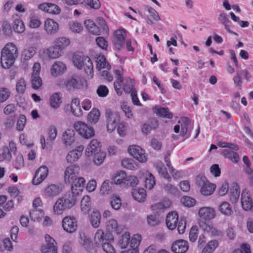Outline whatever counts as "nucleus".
Wrapping results in <instances>:
<instances>
[{"mask_svg":"<svg viewBox=\"0 0 253 253\" xmlns=\"http://www.w3.org/2000/svg\"><path fill=\"white\" fill-rule=\"evenodd\" d=\"M18 55V49L12 43H7L1 52L0 63L2 68H9L14 64Z\"/></svg>","mask_w":253,"mask_h":253,"instance_id":"1","label":"nucleus"},{"mask_svg":"<svg viewBox=\"0 0 253 253\" xmlns=\"http://www.w3.org/2000/svg\"><path fill=\"white\" fill-rule=\"evenodd\" d=\"M76 197L71 193L58 199L53 206L54 213L56 214H62L66 209L73 207L76 204Z\"/></svg>","mask_w":253,"mask_h":253,"instance_id":"2","label":"nucleus"},{"mask_svg":"<svg viewBox=\"0 0 253 253\" xmlns=\"http://www.w3.org/2000/svg\"><path fill=\"white\" fill-rule=\"evenodd\" d=\"M105 116L107 120V131L111 132L115 129L120 121V115L117 112L107 109L105 110Z\"/></svg>","mask_w":253,"mask_h":253,"instance_id":"3","label":"nucleus"},{"mask_svg":"<svg viewBox=\"0 0 253 253\" xmlns=\"http://www.w3.org/2000/svg\"><path fill=\"white\" fill-rule=\"evenodd\" d=\"M74 128L84 138L88 139L94 135V129L84 123L78 122L74 124Z\"/></svg>","mask_w":253,"mask_h":253,"instance_id":"4","label":"nucleus"},{"mask_svg":"<svg viewBox=\"0 0 253 253\" xmlns=\"http://www.w3.org/2000/svg\"><path fill=\"white\" fill-rule=\"evenodd\" d=\"M129 154L140 162H146L147 160L145 151L137 145L130 146L128 149Z\"/></svg>","mask_w":253,"mask_h":253,"instance_id":"5","label":"nucleus"},{"mask_svg":"<svg viewBox=\"0 0 253 253\" xmlns=\"http://www.w3.org/2000/svg\"><path fill=\"white\" fill-rule=\"evenodd\" d=\"M80 167L72 165L67 167L64 172V180L66 184H71V182L78 177L79 175Z\"/></svg>","mask_w":253,"mask_h":253,"instance_id":"6","label":"nucleus"},{"mask_svg":"<svg viewBox=\"0 0 253 253\" xmlns=\"http://www.w3.org/2000/svg\"><path fill=\"white\" fill-rule=\"evenodd\" d=\"M85 182L84 178L80 176L73 180L70 184L72 185L71 194L74 195L75 197L81 194L84 188Z\"/></svg>","mask_w":253,"mask_h":253,"instance_id":"7","label":"nucleus"},{"mask_svg":"<svg viewBox=\"0 0 253 253\" xmlns=\"http://www.w3.org/2000/svg\"><path fill=\"white\" fill-rule=\"evenodd\" d=\"M63 229L68 233L75 232L77 229L78 224L76 219L73 216H66L62 220Z\"/></svg>","mask_w":253,"mask_h":253,"instance_id":"8","label":"nucleus"},{"mask_svg":"<svg viewBox=\"0 0 253 253\" xmlns=\"http://www.w3.org/2000/svg\"><path fill=\"white\" fill-rule=\"evenodd\" d=\"M86 84L85 81L81 77L73 75L68 80L66 86L68 89H80Z\"/></svg>","mask_w":253,"mask_h":253,"instance_id":"9","label":"nucleus"},{"mask_svg":"<svg viewBox=\"0 0 253 253\" xmlns=\"http://www.w3.org/2000/svg\"><path fill=\"white\" fill-rule=\"evenodd\" d=\"M126 36L125 32L122 30H118L115 32L113 42L116 49L120 50L124 48Z\"/></svg>","mask_w":253,"mask_h":253,"instance_id":"10","label":"nucleus"},{"mask_svg":"<svg viewBox=\"0 0 253 253\" xmlns=\"http://www.w3.org/2000/svg\"><path fill=\"white\" fill-rule=\"evenodd\" d=\"M45 240L46 244L42 247V253H57V243L55 240L48 235H45Z\"/></svg>","mask_w":253,"mask_h":253,"instance_id":"11","label":"nucleus"},{"mask_svg":"<svg viewBox=\"0 0 253 253\" xmlns=\"http://www.w3.org/2000/svg\"><path fill=\"white\" fill-rule=\"evenodd\" d=\"M48 169L46 166H42L36 171L32 180L34 185H38L42 182L47 177Z\"/></svg>","mask_w":253,"mask_h":253,"instance_id":"12","label":"nucleus"},{"mask_svg":"<svg viewBox=\"0 0 253 253\" xmlns=\"http://www.w3.org/2000/svg\"><path fill=\"white\" fill-rule=\"evenodd\" d=\"M171 249L174 253H185L189 249V244L184 240H178L172 244Z\"/></svg>","mask_w":253,"mask_h":253,"instance_id":"13","label":"nucleus"},{"mask_svg":"<svg viewBox=\"0 0 253 253\" xmlns=\"http://www.w3.org/2000/svg\"><path fill=\"white\" fill-rule=\"evenodd\" d=\"M181 123V135L182 136L187 135L186 138L189 137L191 135L192 130L191 121L187 117H182L181 120L178 121V123Z\"/></svg>","mask_w":253,"mask_h":253,"instance_id":"14","label":"nucleus"},{"mask_svg":"<svg viewBox=\"0 0 253 253\" xmlns=\"http://www.w3.org/2000/svg\"><path fill=\"white\" fill-rule=\"evenodd\" d=\"M44 29L48 34L54 35L58 32L59 25L54 20L48 18L44 22Z\"/></svg>","mask_w":253,"mask_h":253,"instance_id":"15","label":"nucleus"},{"mask_svg":"<svg viewBox=\"0 0 253 253\" xmlns=\"http://www.w3.org/2000/svg\"><path fill=\"white\" fill-rule=\"evenodd\" d=\"M241 204L243 209L246 211L251 210L253 207V201L246 189L242 191L241 194Z\"/></svg>","mask_w":253,"mask_h":253,"instance_id":"16","label":"nucleus"},{"mask_svg":"<svg viewBox=\"0 0 253 253\" xmlns=\"http://www.w3.org/2000/svg\"><path fill=\"white\" fill-rule=\"evenodd\" d=\"M62 191V188L59 184H51L48 185L44 189V195L50 198L57 196Z\"/></svg>","mask_w":253,"mask_h":253,"instance_id":"17","label":"nucleus"},{"mask_svg":"<svg viewBox=\"0 0 253 253\" xmlns=\"http://www.w3.org/2000/svg\"><path fill=\"white\" fill-rule=\"evenodd\" d=\"M75 140V132L73 129H67L62 134V141L66 146H70Z\"/></svg>","mask_w":253,"mask_h":253,"instance_id":"18","label":"nucleus"},{"mask_svg":"<svg viewBox=\"0 0 253 253\" xmlns=\"http://www.w3.org/2000/svg\"><path fill=\"white\" fill-rule=\"evenodd\" d=\"M200 217L205 220H211L215 216V211L213 208L210 207H203L199 211Z\"/></svg>","mask_w":253,"mask_h":253,"instance_id":"19","label":"nucleus"},{"mask_svg":"<svg viewBox=\"0 0 253 253\" xmlns=\"http://www.w3.org/2000/svg\"><path fill=\"white\" fill-rule=\"evenodd\" d=\"M101 150L100 144L96 139H92L86 148L85 153L86 156L90 157L93 154Z\"/></svg>","mask_w":253,"mask_h":253,"instance_id":"20","label":"nucleus"},{"mask_svg":"<svg viewBox=\"0 0 253 253\" xmlns=\"http://www.w3.org/2000/svg\"><path fill=\"white\" fill-rule=\"evenodd\" d=\"M178 216L176 212L173 211L169 213L167 216L166 222L168 228L170 230H173L176 227L178 222Z\"/></svg>","mask_w":253,"mask_h":253,"instance_id":"21","label":"nucleus"},{"mask_svg":"<svg viewBox=\"0 0 253 253\" xmlns=\"http://www.w3.org/2000/svg\"><path fill=\"white\" fill-rule=\"evenodd\" d=\"M146 9L148 10L149 14L147 16V23L149 25H152L155 22H157L160 20V17L159 13L152 7L146 6Z\"/></svg>","mask_w":253,"mask_h":253,"instance_id":"22","label":"nucleus"},{"mask_svg":"<svg viewBox=\"0 0 253 253\" xmlns=\"http://www.w3.org/2000/svg\"><path fill=\"white\" fill-rule=\"evenodd\" d=\"M39 7L43 11L54 14H58L60 13L61 11L60 7L58 5L51 3L41 4L39 5Z\"/></svg>","mask_w":253,"mask_h":253,"instance_id":"23","label":"nucleus"},{"mask_svg":"<svg viewBox=\"0 0 253 253\" xmlns=\"http://www.w3.org/2000/svg\"><path fill=\"white\" fill-rule=\"evenodd\" d=\"M115 73L117 76V80L114 82V88L117 94L120 96L122 94V86L124 81L123 77L122 72L119 70H115Z\"/></svg>","mask_w":253,"mask_h":253,"instance_id":"24","label":"nucleus"},{"mask_svg":"<svg viewBox=\"0 0 253 253\" xmlns=\"http://www.w3.org/2000/svg\"><path fill=\"white\" fill-rule=\"evenodd\" d=\"M240 187L238 184L234 182L229 190L230 200L232 203H236L239 199L240 196Z\"/></svg>","mask_w":253,"mask_h":253,"instance_id":"25","label":"nucleus"},{"mask_svg":"<svg viewBox=\"0 0 253 253\" xmlns=\"http://www.w3.org/2000/svg\"><path fill=\"white\" fill-rule=\"evenodd\" d=\"M154 166L157 169L160 175L165 179H167L168 181H171V177L168 172L167 169L165 167L164 164L161 161L156 162Z\"/></svg>","mask_w":253,"mask_h":253,"instance_id":"26","label":"nucleus"},{"mask_svg":"<svg viewBox=\"0 0 253 253\" xmlns=\"http://www.w3.org/2000/svg\"><path fill=\"white\" fill-rule=\"evenodd\" d=\"M231 148L226 149L222 152V155L233 163H237L240 160V157L238 154Z\"/></svg>","mask_w":253,"mask_h":253,"instance_id":"27","label":"nucleus"},{"mask_svg":"<svg viewBox=\"0 0 253 253\" xmlns=\"http://www.w3.org/2000/svg\"><path fill=\"white\" fill-rule=\"evenodd\" d=\"M158 122L155 119L149 120V123H145L142 127V131L143 133L147 134L152 130L155 129L158 126Z\"/></svg>","mask_w":253,"mask_h":253,"instance_id":"28","label":"nucleus"},{"mask_svg":"<svg viewBox=\"0 0 253 253\" xmlns=\"http://www.w3.org/2000/svg\"><path fill=\"white\" fill-rule=\"evenodd\" d=\"M82 69H84V72L87 76L92 77L93 66L92 61L89 57L86 56L84 58V63H82Z\"/></svg>","mask_w":253,"mask_h":253,"instance_id":"29","label":"nucleus"},{"mask_svg":"<svg viewBox=\"0 0 253 253\" xmlns=\"http://www.w3.org/2000/svg\"><path fill=\"white\" fill-rule=\"evenodd\" d=\"M66 70V67L65 64L60 61L55 62L52 65L51 68V73L53 75L63 74Z\"/></svg>","mask_w":253,"mask_h":253,"instance_id":"30","label":"nucleus"},{"mask_svg":"<svg viewBox=\"0 0 253 253\" xmlns=\"http://www.w3.org/2000/svg\"><path fill=\"white\" fill-rule=\"evenodd\" d=\"M132 195L136 201L139 202H143L146 199V191L143 188L133 189Z\"/></svg>","mask_w":253,"mask_h":253,"instance_id":"31","label":"nucleus"},{"mask_svg":"<svg viewBox=\"0 0 253 253\" xmlns=\"http://www.w3.org/2000/svg\"><path fill=\"white\" fill-rule=\"evenodd\" d=\"M84 24L88 31L93 35H99L100 30L96 24L92 20H86L84 22Z\"/></svg>","mask_w":253,"mask_h":253,"instance_id":"32","label":"nucleus"},{"mask_svg":"<svg viewBox=\"0 0 253 253\" xmlns=\"http://www.w3.org/2000/svg\"><path fill=\"white\" fill-rule=\"evenodd\" d=\"M215 188V184L211 183L208 181L201 188L200 192L202 195L209 196L213 193Z\"/></svg>","mask_w":253,"mask_h":253,"instance_id":"33","label":"nucleus"},{"mask_svg":"<svg viewBox=\"0 0 253 253\" xmlns=\"http://www.w3.org/2000/svg\"><path fill=\"white\" fill-rule=\"evenodd\" d=\"M79 242L80 245L85 250L90 249L92 245L90 240L84 233H80Z\"/></svg>","mask_w":253,"mask_h":253,"instance_id":"34","label":"nucleus"},{"mask_svg":"<svg viewBox=\"0 0 253 253\" xmlns=\"http://www.w3.org/2000/svg\"><path fill=\"white\" fill-rule=\"evenodd\" d=\"M47 53L49 58L51 59H55L61 56L63 52L61 51L55 44L53 46L49 47L47 50Z\"/></svg>","mask_w":253,"mask_h":253,"instance_id":"35","label":"nucleus"},{"mask_svg":"<svg viewBox=\"0 0 253 253\" xmlns=\"http://www.w3.org/2000/svg\"><path fill=\"white\" fill-rule=\"evenodd\" d=\"M107 235L104 237V232L101 229H98L94 236V244L97 247H100L104 241L108 240L106 239Z\"/></svg>","mask_w":253,"mask_h":253,"instance_id":"36","label":"nucleus"},{"mask_svg":"<svg viewBox=\"0 0 253 253\" xmlns=\"http://www.w3.org/2000/svg\"><path fill=\"white\" fill-rule=\"evenodd\" d=\"M91 201L90 198L86 195L84 196L82 199L81 202V208L82 211L86 214L91 209Z\"/></svg>","mask_w":253,"mask_h":253,"instance_id":"37","label":"nucleus"},{"mask_svg":"<svg viewBox=\"0 0 253 253\" xmlns=\"http://www.w3.org/2000/svg\"><path fill=\"white\" fill-rule=\"evenodd\" d=\"M106 229L110 232L119 234L121 231L118 227V224L114 219L108 220L106 223Z\"/></svg>","mask_w":253,"mask_h":253,"instance_id":"38","label":"nucleus"},{"mask_svg":"<svg viewBox=\"0 0 253 253\" xmlns=\"http://www.w3.org/2000/svg\"><path fill=\"white\" fill-rule=\"evenodd\" d=\"M37 52V48L35 46H30L23 50L22 53V58L24 60L30 59Z\"/></svg>","mask_w":253,"mask_h":253,"instance_id":"39","label":"nucleus"},{"mask_svg":"<svg viewBox=\"0 0 253 253\" xmlns=\"http://www.w3.org/2000/svg\"><path fill=\"white\" fill-rule=\"evenodd\" d=\"M127 175L125 171H120L117 172L113 179V182L116 184L124 185Z\"/></svg>","mask_w":253,"mask_h":253,"instance_id":"40","label":"nucleus"},{"mask_svg":"<svg viewBox=\"0 0 253 253\" xmlns=\"http://www.w3.org/2000/svg\"><path fill=\"white\" fill-rule=\"evenodd\" d=\"M96 68L98 70L102 69H109L111 66L107 62L105 57L103 55H99L96 58Z\"/></svg>","mask_w":253,"mask_h":253,"instance_id":"41","label":"nucleus"},{"mask_svg":"<svg viewBox=\"0 0 253 253\" xmlns=\"http://www.w3.org/2000/svg\"><path fill=\"white\" fill-rule=\"evenodd\" d=\"M101 214L99 211H94L90 215V223L94 228H98L100 224Z\"/></svg>","mask_w":253,"mask_h":253,"instance_id":"42","label":"nucleus"},{"mask_svg":"<svg viewBox=\"0 0 253 253\" xmlns=\"http://www.w3.org/2000/svg\"><path fill=\"white\" fill-rule=\"evenodd\" d=\"M100 113L96 108L93 109L87 115V121L91 124H95L99 120Z\"/></svg>","mask_w":253,"mask_h":253,"instance_id":"43","label":"nucleus"},{"mask_svg":"<svg viewBox=\"0 0 253 253\" xmlns=\"http://www.w3.org/2000/svg\"><path fill=\"white\" fill-rule=\"evenodd\" d=\"M62 103V97L58 93H53L50 98V104L52 108H58Z\"/></svg>","mask_w":253,"mask_h":253,"instance_id":"44","label":"nucleus"},{"mask_svg":"<svg viewBox=\"0 0 253 253\" xmlns=\"http://www.w3.org/2000/svg\"><path fill=\"white\" fill-rule=\"evenodd\" d=\"M114 186L113 182L106 180L103 182L100 189V193L102 195L109 194L112 191Z\"/></svg>","mask_w":253,"mask_h":253,"instance_id":"45","label":"nucleus"},{"mask_svg":"<svg viewBox=\"0 0 253 253\" xmlns=\"http://www.w3.org/2000/svg\"><path fill=\"white\" fill-rule=\"evenodd\" d=\"M134 80L127 78L126 79L123 87H122V91L124 90L126 93H131L132 91H135L134 89Z\"/></svg>","mask_w":253,"mask_h":253,"instance_id":"46","label":"nucleus"},{"mask_svg":"<svg viewBox=\"0 0 253 253\" xmlns=\"http://www.w3.org/2000/svg\"><path fill=\"white\" fill-rule=\"evenodd\" d=\"M54 43L55 45L63 52V50L69 45L70 41L66 38L61 37L57 39Z\"/></svg>","mask_w":253,"mask_h":253,"instance_id":"47","label":"nucleus"},{"mask_svg":"<svg viewBox=\"0 0 253 253\" xmlns=\"http://www.w3.org/2000/svg\"><path fill=\"white\" fill-rule=\"evenodd\" d=\"M220 212L226 216L231 215L233 211L232 208L229 203L226 202H223L219 207Z\"/></svg>","mask_w":253,"mask_h":253,"instance_id":"48","label":"nucleus"},{"mask_svg":"<svg viewBox=\"0 0 253 253\" xmlns=\"http://www.w3.org/2000/svg\"><path fill=\"white\" fill-rule=\"evenodd\" d=\"M44 216V211L41 209H34L30 212V216L32 220L40 221Z\"/></svg>","mask_w":253,"mask_h":253,"instance_id":"49","label":"nucleus"},{"mask_svg":"<svg viewBox=\"0 0 253 253\" xmlns=\"http://www.w3.org/2000/svg\"><path fill=\"white\" fill-rule=\"evenodd\" d=\"M218 246V242L217 240H211L204 247L202 253H212Z\"/></svg>","mask_w":253,"mask_h":253,"instance_id":"50","label":"nucleus"},{"mask_svg":"<svg viewBox=\"0 0 253 253\" xmlns=\"http://www.w3.org/2000/svg\"><path fill=\"white\" fill-rule=\"evenodd\" d=\"M155 112L161 117L169 119H171L173 117L172 113L169 111V109L168 107H162L155 109Z\"/></svg>","mask_w":253,"mask_h":253,"instance_id":"51","label":"nucleus"},{"mask_svg":"<svg viewBox=\"0 0 253 253\" xmlns=\"http://www.w3.org/2000/svg\"><path fill=\"white\" fill-rule=\"evenodd\" d=\"M218 20L224 25L225 29L229 33H233L230 30V21L229 20L227 15L224 13H221L219 14L218 18Z\"/></svg>","mask_w":253,"mask_h":253,"instance_id":"52","label":"nucleus"},{"mask_svg":"<svg viewBox=\"0 0 253 253\" xmlns=\"http://www.w3.org/2000/svg\"><path fill=\"white\" fill-rule=\"evenodd\" d=\"M93 156H94L93 160L94 163L96 165L99 166L103 163L106 157V154L104 152L100 150L99 152H96V153L93 154Z\"/></svg>","mask_w":253,"mask_h":253,"instance_id":"53","label":"nucleus"},{"mask_svg":"<svg viewBox=\"0 0 253 253\" xmlns=\"http://www.w3.org/2000/svg\"><path fill=\"white\" fill-rule=\"evenodd\" d=\"M31 82L32 87L35 89H39L42 84V79L38 75L32 74Z\"/></svg>","mask_w":253,"mask_h":253,"instance_id":"54","label":"nucleus"},{"mask_svg":"<svg viewBox=\"0 0 253 253\" xmlns=\"http://www.w3.org/2000/svg\"><path fill=\"white\" fill-rule=\"evenodd\" d=\"M13 29L18 33H23L25 30V25L23 21L19 19H15L14 22Z\"/></svg>","mask_w":253,"mask_h":253,"instance_id":"55","label":"nucleus"},{"mask_svg":"<svg viewBox=\"0 0 253 253\" xmlns=\"http://www.w3.org/2000/svg\"><path fill=\"white\" fill-rule=\"evenodd\" d=\"M130 234L127 232H126L122 236L119 244L122 249H126L130 243Z\"/></svg>","mask_w":253,"mask_h":253,"instance_id":"56","label":"nucleus"},{"mask_svg":"<svg viewBox=\"0 0 253 253\" xmlns=\"http://www.w3.org/2000/svg\"><path fill=\"white\" fill-rule=\"evenodd\" d=\"M138 183V180L137 177L133 175L127 176L126 179L125 183L124 186L134 187Z\"/></svg>","mask_w":253,"mask_h":253,"instance_id":"57","label":"nucleus"},{"mask_svg":"<svg viewBox=\"0 0 253 253\" xmlns=\"http://www.w3.org/2000/svg\"><path fill=\"white\" fill-rule=\"evenodd\" d=\"M111 205L113 209L115 210H119L122 205L120 198L117 196L113 195L111 197Z\"/></svg>","mask_w":253,"mask_h":253,"instance_id":"58","label":"nucleus"},{"mask_svg":"<svg viewBox=\"0 0 253 253\" xmlns=\"http://www.w3.org/2000/svg\"><path fill=\"white\" fill-rule=\"evenodd\" d=\"M26 84L23 78L19 79L16 83V90L18 93H23L26 89Z\"/></svg>","mask_w":253,"mask_h":253,"instance_id":"59","label":"nucleus"},{"mask_svg":"<svg viewBox=\"0 0 253 253\" xmlns=\"http://www.w3.org/2000/svg\"><path fill=\"white\" fill-rule=\"evenodd\" d=\"M13 165L14 168L17 169H20L24 167V161L23 156L21 154H18L16 156L14 161Z\"/></svg>","mask_w":253,"mask_h":253,"instance_id":"60","label":"nucleus"},{"mask_svg":"<svg viewBox=\"0 0 253 253\" xmlns=\"http://www.w3.org/2000/svg\"><path fill=\"white\" fill-rule=\"evenodd\" d=\"M85 57L84 56L82 57L78 54H75L73 58V63L75 66L79 69H81L82 65L83 63H84V58Z\"/></svg>","mask_w":253,"mask_h":253,"instance_id":"61","label":"nucleus"},{"mask_svg":"<svg viewBox=\"0 0 253 253\" xmlns=\"http://www.w3.org/2000/svg\"><path fill=\"white\" fill-rule=\"evenodd\" d=\"M156 184L155 177L152 173H149L148 176L145 179V186L147 188L151 189Z\"/></svg>","mask_w":253,"mask_h":253,"instance_id":"62","label":"nucleus"},{"mask_svg":"<svg viewBox=\"0 0 253 253\" xmlns=\"http://www.w3.org/2000/svg\"><path fill=\"white\" fill-rule=\"evenodd\" d=\"M141 239V236L139 235H134L132 237L130 242V247L134 250H135L139 246V244Z\"/></svg>","mask_w":253,"mask_h":253,"instance_id":"63","label":"nucleus"},{"mask_svg":"<svg viewBox=\"0 0 253 253\" xmlns=\"http://www.w3.org/2000/svg\"><path fill=\"white\" fill-rule=\"evenodd\" d=\"M181 201L185 206L188 207H191L196 203V200L188 196L183 197Z\"/></svg>","mask_w":253,"mask_h":253,"instance_id":"64","label":"nucleus"}]
</instances>
